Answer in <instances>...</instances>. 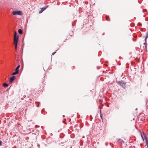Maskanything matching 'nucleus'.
<instances>
[{"label":"nucleus","instance_id":"nucleus-23","mask_svg":"<svg viewBox=\"0 0 148 148\" xmlns=\"http://www.w3.org/2000/svg\"><path fill=\"white\" fill-rule=\"evenodd\" d=\"M100 68V66H98L97 67V68L98 69H99Z\"/></svg>","mask_w":148,"mask_h":148},{"label":"nucleus","instance_id":"nucleus-1","mask_svg":"<svg viewBox=\"0 0 148 148\" xmlns=\"http://www.w3.org/2000/svg\"><path fill=\"white\" fill-rule=\"evenodd\" d=\"M16 33L15 32V35L14 36V43L15 44V48H16L17 46V43L18 42V36H17L16 35Z\"/></svg>","mask_w":148,"mask_h":148},{"label":"nucleus","instance_id":"nucleus-22","mask_svg":"<svg viewBox=\"0 0 148 148\" xmlns=\"http://www.w3.org/2000/svg\"><path fill=\"white\" fill-rule=\"evenodd\" d=\"M143 12H145L146 11V9H143Z\"/></svg>","mask_w":148,"mask_h":148},{"label":"nucleus","instance_id":"nucleus-7","mask_svg":"<svg viewBox=\"0 0 148 148\" xmlns=\"http://www.w3.org/2000/svg\"><path fill=\"white\" fill-rule=\"evenodd\" d=\"M143 135H144V137L145 138V141H148V138H147V136L146 135V134L145 133H143Z\"/></svg>","mask_w":148,"mask_h":148},{"label":"nucleus","instance_id":"nucleus-19","mask_svg":"<svg viewBox=\"0 0 148 148\" xmlns=\"http://www.w3.org/2000/svg\"><path fill=\"white\" fill-rule=\"evenodd\" d=\"M35 127L36 128L39 127H40V126L37 125H36L35 126Z\"/></svg>","mask_w":148,"mask_h":148},{"label":"nucleus","instance_id":"nucleus-8","mask_svg":"<svg viewBox=\"0 0 148 148\" xmlns=\"http://www.w3.org/2000/svg\"><path fill=\"white\" fill-rule=\"evenodd\" d=\"M20 65H18L16 68L15 69V71H17L18 72H19V69L20 67Z\"/></svg>","mask_w":148,"mask_h":148},{"label":"nucleus","instance_id":"nucleus-2","mask_svg":"<svg viewBox=\"0 0 148 148\" xmlns=\"http://www.w3.org/2000/svg\"><path fill=\"white\" fill-rule=\"evenodd\" d=\"M117 84L120 86H121L123 88H125L126 87L125 85L126 83L124 82L123 80H121L120 81H118L117 82Z\"/></svg>","mask_w":148,"mask_h":148},{"label":"nucleus","instance_id":"nucleus-20","mask_svg":"<svg viewBox=\"0 0 148 148\" xmlns=\"http://www.w3.org/2000/svg\"><path fill=\"white\" fill-rule=\"evenodd\" d=\"M63 137H64V136L62 135H60V137L61 138H63Z\"/></svg>","mask_w":148,"mask_h":148},{"label":"nucleus","instance_id":"nucleus-13","mask_svg":"<svg viewBox=\"0 0 148 148\" xmlns=\"http://www.w3.org/2000/svg\"><path fill=\"white\" fill-rule=\"evenodd\" d=\"M73 31H71V32L69 33V35L70 36H72L73 35Z\"/></svg>","mask_w":148,"mask_h":148},{"label":"nucleus","instance_id":"nucleus-31","mask_svg":"<svg viewBox=\"0 0 148 148\" xmlns=\"http://www.w3.org/2000/svg\"><path fill=\"white\" fill-rule=\"evenodd\" d=\"M72 26H73V24H72Z\"/></svg>","mask_w":148,"mask_h":148},{"label":"nucleus","instance_id":"nucleus-17","mask_svg":"<svg viewBox=\"0 0 148 148\" xmlns=\"http://www.w3.org/2000/svg\"><path fill=\"white\" fill-rule=\"evenodd\" d=\"M146 143L147 147H148V140L146 141Z\"/></svg>","mask_w":148,"mask_h":148},{"label":"nucleus","instance_id":"nucleus-6","mask_svg":"<svg viewBox=\"0 0 148 148\" xmlns=\"http://www.w3.org/2000/svg\"><path fill=\"white\" fill-rule=\"evenodd\" d=\"M16 77L14 76H13L11 77L9 79L10 82H12L16 79Z\"/></svg>","mask_w":148,"mask_h":148},{"label":"nucleus","instance_id":"nucleus-25","mask_svg":"<svg viewBox=\"0 0 148 148\" xmlns=\"http://www.w3.org/2000/svg\"><path fill=\"white\" fill-rule=\"evenodd\" d=\"M100 117L101 119H102V117L101 114H100Z\"/></svg>","mask_w":148,"mask_h":148},{"label":"nucleus","instance_id":"nucleus-12","mask_svg":"<svg viewBox=\"0 0 148 148\" xmlns=\"http://www.w3.org/2000/svg\"><path fill=\"white\" fill-rule=\"evenodd\" d=\"M18 73V72L17 71H15V72H13L12 74V75H16L17 74V73Z\"/></svg>","mask_w":148,"mask_h":148},{"label":"nucleus","instance_id":"nucleus-26","mask_svg":"<svg viewBox=\"0 0 148 148\" xmlns=\"http://www.w3.org/2000/svg\"><path fill=\"white\" fill-rule=\"evenodd\" d=\"M105 145H106V146H107V145H108V143H105Z\"/></svg>","mask_w":148,"mask_h":148},{"label":"nucleus","instance_id":"nucleus-3","mask_svg":"<svg viewBox=\"0 0 148 148\" xmlns=\"http://www.w3.org/2000/svg\"><path fill=\"white\" fill-rule=\"evenodd\" d=\"M12 14L14 15H21L22 14V11L20 10L13 11Z\"/></svg>","mask_w":148,"mask_h":148},{"label":"nucleus","instance_id":"nucleus-28","mask_svg":"<svg viewBox=\"0 0 148 148\" xmlns=\"http://www.w3.org/2000/svg\"><path fill=\"white\" fill-rule=\"evenodd\" d=\"M64 116H65L64 115H63V117H64Z\"/></svg>","mask_w":148,"mask_h":148},{"label":"nucleus","instance_id":"nucleus-5","mask_svg":"<svg viewBox=\"0 0 148 148\" xmlns=\"http://www.w3.org/2000/svg\"><path fill=\"white\" fill-rule=\"evenodd\" d=\"M148 37V32H147L146 33V36L145 37V42L144 43V45H146V40L147 38Z\"/></svg>","mask_w":148,"mask_h":148},{"label":"nucleus","instance_id":"nucleus-29","mask_svg":"<svg viewBox=\"0 0 148 148\" xmlns=\"http://www.w3.org/2000/svg\"><path fill=\"white\" fill-rule=\"evenodd\" d=\"M147 48V46H146V45L145 46V48Z\"/></svg>","mask_w":148,"mask_h":148},{"label":"nucleus","instance_id":"nucleus-16","mask_svg":"<svg viewBox=\"0 0 148 148\" xmlns=\"http://www.w3.org/2000/svg\"><path fill=\"white\" fill-rule=\"evenodd\" d=\"M142 25V24L140 23H138L137 24V25L138 26H140Z\"/></svg>","mask_w":148,"mask_h":148},{"label":"nucleus","instance_id":"nucleus-18","mask_svg":"<svg viewBox=\"0 0 148 148\" xmlns=\"http://www.w3.org/2000/svg\"><path fill=\"white\" fill-rule=\"evenodd\" d=\"M2 142L1 140H0V146L2 145Z\"/></svg>","mask_w":148,"mask_h":148},{"label":"nucleus","instance_id":"nucleus-15","mask_svg":"<svg viewBox=\"0 0 148 148\" xmlns=\"http://www.w3.org/2000/svg\"><path fill=\"white\" fill-rule=\"evenodd\" d=\"M140 135H141V136L143 140V141H144V138H143V136L142 134L140 132Z\"/></svg>","mask_w":148,"mask_h":148},{"label":"nucleus","instance_id":"nucleus-21","mask_svg":"<svg viewBox=\"0 0 148 148\" xmlns=\"http://www.w3.org/2000/svg\"><path fill=\"white\" fill-rule=\"evenodd\" d=\"M56 53V52H54L53 53H52V55H54Z\"/></svg>","mask_w":148,"mask_h":148},{"label":"nucleus","instance_id":"nucleus-9","mask_svg":"<svg viewBox=\"0 0 148 148\" xmlns=\"http://www.w3.org/2000/svg\"><path fill=\"white\" fill-rule=\"evenodd\" d=\"M118 140L119 142L121 144L124 143V141L120 139H119Z\"/></svg>","mask_w":148,"mask_h":148},{"label":"nucleus","instance_id":"nucleus-30","mask_svg":"<svg viewBox=\"0 0 148 148\" xmlns=\"http://www.w3.org/2000/svg\"><path fill=\"white\" fill-rule=\"evenodd\" d=\"M137 110V108H136V110Z\"/></svg>","mask_w":148,"mask_h":148},{"label":"nucleus","instance_id":"nucleus-14","mask_svg":"<svg viewBox=\"0 0 148 148\" xmlns=\"http://www.w3.org/2000/svg\"><path fill=\"white\" fill-rule=\"evenodd\" d=\"M106 20L108 21H110V20L108 16H107L106 18Z\"/></svg>","mask_w":148,"mask_h":148},{"label":"nucleus","instance_id":"nucleus-27","mask_svg":"<svg viewBox=\"0 0 148 148\" xmlns=\"http://www.w3.org/2000/svg\"><path fill=\"white\" fill-rule=\"evenodd\" d=\"M39 104H38V105H36V107H39Z\"/></svg>","mask_w":148,"mask_h":148},{"label":"nucleus","instance_id":"nucleus-10","mask_svg":"<svg viewBox=\"0 0 148 148\" xmlns=\"http://www.w3.org/2000/svg\"><path fill=\"white\" fill-rule=\"evenodd\" d=\"M18 32L20 34H22L23 33V31L21 29H18Z\"/></svg>","mask_w":148,"mask_h":148},{"label":"nucleus","instance_id":"nucleus-4","mask_svg":"<svg viewBox=\"0 0 148 148\" xmlns=\"http://www.w3.org/2000/svg\"><path fill=\"white\" fill-rule=\"evenodd\" d=\"M49 6V5H47L46 7H42L40 8V10L39 12V13H42L45 10H46V9H47L48 7Z\"/></svg>","mask_w":148,"mask_h":148},{"label":"nucleus","instance_id":"nucleus-24","mask_svg":"<svg viewBox=\"0 0 148 148\" xmlns=\"http://www.w3.org/2000/svg\"><path fill=\"white\" fill-rule=\"evenodd\" d=\"M131 26L132 27H133L134 26V24H131Z\"/></svg>","mask_w":148,"mask_h":148},{"label":"nucleus","instance_id":"nucleus-11","mask_svg":"<svg viewBox=\"0 0 148 148\" xmlns=\"http://www.w3.org/2000/svg\"><path fill=\"white\" fill-rule=\"evenodd\" d=\"M3 87H5V88H6L7 87H8V84H6V83H4L3 84Z\"/></svg>","mask_w":148,"mask_h":148}]
</instances>
